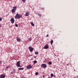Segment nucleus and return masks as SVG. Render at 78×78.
<instances>
[{
	"mask_svg": "<svg viewBox=\"0 0 78 78\" xmlns=\"http://www.w3.org/2000/svg\"><path fill=\"white\" fill-rule=\"evenodd\" d=\"M2 18H0V21H2Z\"/></svg>",
	"mask_w": 78,
	"mask_h": 78,
	"instance_id": "24",
	"label": "nucleus"
},
{
	"mask_svg": "<svg viewBox=\"0 0 78 78\" xmlns=\"http://www.w3.org/2000/svg\"><path fill=\"white\" fill-rule=\"evenodd\" d=\"M38 53H38V52H35V55H38Z\"/></svg>",
	"mask_w": 78,
	"mask_h": 78,
	"instance_id": "17",
	"label": "nucleus"
},
{
	"mask_svg": "<svg viewBox=\"0 0 78 78\" xmlns=\"http://www.w3.org/2000/svg\"><path fill=\"white\" fill-rule=\"evenodd\" d=\"M22 1L23 3H25V0H22Z\"/></svg>",
	"mask_w": 78,
	"mask_h": 78,
	"instance_id": "20",
	"label": "nucleus"
},
{
	"mask_svg": "<svg viewBox=\"0 0 78 78\" xmlns=\"http://www.w3.org/2000/svg\"><path fill=\"white\" fill-rule=\"evenodd\" d=\"M64 75H65V74H63V76H64Z\"/></svg>",
	"mask_w": 78,
	"mask_h": 78,
	"instance_id": "31",
	"label": "nucleus"
},
{
	"mask_svg": "<svg viewBox=\"0 0 78 78\" xmlns=\"http://www.w3.org/2000/svg\"><path fill=\"white\" fill-rule=\"evenodd\" d=\"M38 16L40 17H41V15L40 14H38Z\"/></svg>",
	"mask_w": 78,
	"mask_h": 78,
	"instance_id": "22",
	"label": "nucleus"
},
{
	"mask_svg": "<svg viewBox=\"0 0 78 78\" xmlns=\"http://www.w3.org/2000/svg\"><path fill=\"white\" fill-rule=\"evenodd\" d=\"M28 48L30 50V52H32V51H33V48H32L30 46Z\"/></svg>",
	"mask_w": 78,
	"mask_h": 78,
	"instance_id": "7",
	"label": "nucleus"
},
{
	"mask_svg": "<svg viewBox=\"0 0 78 78\" xmlns=\"http://www.w3.org/2000/svg\"><path fill=\"white\" fill-rule=\"evenodd\" d=\"M77 76V78H78V76Z\"/></svg>",
	"mask_w": 78,
	"mask_h": 78,
	"instance_id": "32",
	"label": "nucleus"
},
{
	"mask_svg": "<svg viewBox=\"0 0 78 78\" xmlns=\"http://www.w3.org/2000/svg\"><path fill=\"white\" fill-rule=\"evenodd\" d=\"M2 61H1V60H0V64H2Z\"/></svg>",
	"mask_w": 78,
	"mask_h": 78,
	"instance_id": "25",
	"label": "nucleus"
},
{
	"mask_svg": "<svg viewBox=\"0 0 78 78\" xmlns=\"http://www.w3.org/2000/svg\"><path fill=\"white\" fill-rule=\"evenodd\" d=\"M49 65H51L52 64V62H49L48 63Z\"/></svg>",
	"mask_w": 78,
	"mask_h": 78,
	"instance_id": "13",
	"label": "nucleus"
},
{
	"mask_svg": "<svg viewBox=\"0 0 78 78\" xmlns=\"http://www.w3.org/2000/svg\"><path fill=\"white\" fill-rule=\"evenodd\" d=\"M41 9H42V10H44V8H41Z\"/></svg>",
	"mask_w": 78,
	"mask_h": 78,
	"instance_id": "27",
	"label": "nucleus"
},
{
	"mask_svg": "<svg viewBox=\"0 0 78 78\" xmlns=\"http://www.w3.org/2000/svg\"><path fill=\"white\" fill-rule=\"evenodd\" d=\"M15 27H18V25L17 24H15Z\"/></svg>",
	"mask_w": 78,
	"mask_h": 78,
	"instance_id": "21",
	"label": "nucleus"
},
{
	"mask_svg": "<svg viewBox=\"0 0 78 78\" xmlns=\"http://www.w3.org/2000/svg\"><path fill=\"white\" fill-rule=\"evenodd\" d=\"M9 68V66H8L6 67V69H8V68Z\"/></svg>",
	"mask_w": 78,
	"mask_h": 78,
	"instance_id": "26",
	"label": "nucleus"
},
{
	"mask_svg": "<svg viewBox=\"0 0 78 78\" xmlns=\"http://www.w3.org/2000/svg\"><path fill=\"white\" fill-rule=\"evenodd\" d=\"M29 41H31V37L29 38Z\"/></svg>",
	"mask_w": 78,
	"mask_h": 78,
	"instance_id": "19",
	"label": "nucleus"
},
{
	"mask_svg": "<svg viewBox=\"0 0 78 78\" xmlns=\"http://www.w3.org/2000/svg\"><path fill=\"white\" fill-rule=\"evenodd\" d=\"M18 69H19V70H23V69H24V68H19Z\"/></svg>",
	"mask_w": 78,
	"mask_h": 78,
	"instance_id": "12",
	"label": "nucleus"
},
{
	"mask_svg": "<svg viewBox=\"0 0 78 78\" xmlns=\"http://www.w3.org/2000/svg\"><path fill=\"white\" fill-rule=\"evenodd\" d=\"M21 78H23V77H22Z\"/></svg>",
	"mask_w": 78,
	"mask_h": 78,
	"instance_id": "33",
	"label": "nucleus"
},
{
	"mask_svg": "<svg viewBox=\"0 0 78 78\" xmlns=\"http://www.w3.org/2000/svg\"><path fill=\"white\" fill-rule=\"evenodd\" d=\"M33 67L31 66V65L30 64L29 66H26V68L27 69H32Z\"/></svg>",
	"mask_w": 78,
	"mask_h": 78,
	"instance_id": "5",
	"label": "nucleus"
},
{
	"mask_svg": "<svg viewBox=\"0 0 78 78\" xmlns=\"http://www.w3.org/2000/svg\"><path fill=\"white\" fill-rule=\"evenodd\" d=\"M2 27V25L0 24V27Z\"/></svg>",
	"mask_w": 78,
	"mask_h": 78,
	"instance_id": "30",
	"label": "nucleus"
},
{
	"mask_svg": "<svg viewBox=\"0 0 78 78\" xmlns=\"http://www.w3.org/2000/svg\"><path fill=\"white\" fill-rule=\"evenodd\" d=\"M53 73H51V77H53Z\"/></svg>",
	"mask_w": 78,
	"mask_h": 78,
	"instance_id": "16",
	"label": "nucleus"
},
{
	"mask_svg": "<svg viewBox=\"0 0 78 78\" xmlns=\"http://www.w3.org/2000/svg\"><path fill=\"white\" fill-rule=\"evenodd\" d=\"M53 40H51V45H52V44H53Z\"/></svg>",
	"mask_w": 78,
	"mask_h": 78,
	"instance_id": "15",
	"label": "nucleus"
},
{
	"mask_svg": "<svg viewBox=\"0 0 78 78\" xmlns=\"http://www.w3.org/2000/svg\"><path fill=\"white\" fill-rule=\"evenodd\" d=\"M22 16L20 14H19V13H17L15 16V19H19L20 18H22Z\"/></svg>",
	"mask_w": 78,
	"mask_h": 78,
	"instance_id": "1",
	"label": "nucleus"
},
{
	"mask_svg": "<svg viewBox=\"0 0 78 78\" xmlns=\"http://www.w3.org/2000/svg\"><path fill=\"white\" fill-rule=\"evenodd\" d=\"M48 36V34L46 35V37H47Z\"/></svg>",
	"mask_w": 78,
	"mask_h": 78,
	"instance_id": "29",
	"label": "nucleus"
},
{
	"mask_svg": "<svg viewBox=\"0 0 78 78\" xmlns=\"http://www.w3.org/2000/svg\"><path fill=\"white\" fill-rule=\"evenodd\" d=\"M49 47L48 46V44H46L44 47V49H48Z\"/></svg>",
	"mask_w": 78,
	"mask_h": 78,
	"instance_id": "6",
	"label": "nucleus"
},
{
	"mask_svg": "<svg viewBox=\"0 0 78 78\" xmlns=\"http://www.w3.org/2000/svg\"><path fill=\"white\" fill-rule=\"evenodd\" d=\"M31 25H32V26H33V27H34V23H33L31 22Z\"/></svg>",
	"mask_w": 78,
	"mask_h": 78,
	"instance_id": "14",
	"label": "nucleus"
},
{
	"mask_svg": "<svg viewBox=\"0 0 78 78\" xmlns=\"http://www.w3.org/2000/svg\"><path fill=\"white\" fill-rule=\"evenodd\" d=\"M16 40L18 42H20V41H21V39H20V38L17 37H16Z\"/></svg>",
	"mask_w": 78,
	"mask_h": 78,
	"instance_id": "10",
	"label": "nucleus"
},
{
	"mask_svg": "<svg viewBox=\"0 0 78 78\" xmlns=\"http://www.w3.org/2000/svg\"><path fill=\"white\" fill-rule=\"evenodd\" d=\"M17 8V6H15L13 8L12 10V13H14L16 12V10Z\"/></svg>",
	"mask_w": 78,
	"mask_h": 78,
	"instance_id": "2",
	"label": "nucleus"
},
{
	"mask_svg": "<svg viewBox=\"0 0 78 78\" xmlns=\"http://www.w3.org/2000/svg\"><path fill=\"white\" fill-rule=\"evenodd\" d=\"M25 16H29V12H27L25 14Z\"/></svg>",
	"mask_w": 78,
	"mask_h": 78,
	"instance_id": "11",
	"label": "nucleus"
},
{
	"mask_svg": "<svg viewBox=\"0 0 78 78\" xmlns=\"http://www.w3.org/2000/svg\"><path fill=\"white\" fill-rule=\"evenodd\" d=\"M41 67L45 69L47 67V65L45 64H43L41 65Z\"/></svg>",
	"mask_w": 78,
	"mask_h": 78,
	"instance_id": "4",
	"label": "nucleus"
},
{
	"mask_svg": "<svg viewBox=\"0 0 78 78\" xmlns=\"http://www.w3.org/2000/svg\"><path fill=\"white\" fill-rule=\"evenodd\" d=\"M43 78H44V77H45V75H44L43 76Z\"/></svg>",
	"mask_w": 78,
	"mask_h": 78,
	"instance_id": "28",
	"label": "nucleus"
},
{
	"mask_svg": "<svg viewBox=\"0 0 78 78\" xmlns=\"http://www.w3.org/2000/svg\"><path fill=\"white\" fill-rule=\"evenodd\" d=\"M36 63H37V61L35 60L34 61V64H36Z\"/></svg>",
	"mask_w": 78,
	"mask_h": 78,
	"instance_id": "18",
	"label": "nucleus"
},
{
	"mask_svg": "<svg viewBox=\"0 0 78 78\" xmlns=\"http://www.w3.org/2000/svg\"><path fill=\"white\" fill-rule=\"evenodd\" d=\"M6 76L5 74H1L0 76V78H5Z\"/></svg>",
	"mask_w": 78,
	"mask_h": 78,
	"instance_id": "9",
	"label": "nucleus"
},
{
	"mask_svg": "<svg viewBox=\"0 0 78 78\" xmlns=\"http://www.w3.org/2000/svg\"><path fill=\"white\" fill-rule=\"evenodd\" d=\"M36 75H38V73H37V72H36Z\"/></svg>",
	"mask_w": 78,
	"mask_h": 78,
	"instance_id": "23",
	"label": "nucleus"
},
{
	"mask_svg": "<svg viewBox=\"0 0 78 78\" xmlns=\"http://www.w3.org/2000/svg\"><path fill=\"white\" fill-rule=\"evenodd\" d=\"M11 23H14V18H12L11 19Z\"/></svg>",
	"mask_w": 78,
	"mask_h": 78,
	"instance_id": "8",
	"label": "nucleus"
},
{
	"mask_svg": "<svg viewBox=\"0 0 78 78\" xmlns=\"http://www.w3.org/2000/svg\"><path fill=\"white\" fill-rule=\"evenodd\" d=\"M20 61H19L16 63V66H17L18 67H21L20 66Z\"/></svg>",
	"mask_w": 78,
	"mask_h": 78,
	"instance_id": "3",
	"label": "nucleus"
}]
</instances>
